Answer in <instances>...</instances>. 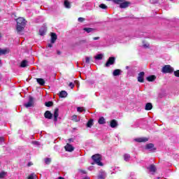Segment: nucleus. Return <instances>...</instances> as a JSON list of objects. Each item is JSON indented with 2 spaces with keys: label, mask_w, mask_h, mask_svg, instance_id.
Masks as SVG:
<instances>
[{
  "label": "nucleus",
  "mask_w": 179,
  "mask_h": 179,
  "mask_svg": "<svg viewBox=\"0 0 179 179\" xmlns=\"http://www.w3.org/2000/svg\"><path fill=\"white\" fill-rule=\"evenodd\" d=\"M26 24V20L23 17H18L17 19V30L18 33L22 31L23 29H24V25Z\"/></svg>",
  "instance_id": "1"
},
{
  "label": "nucleus",
  "mask_w": 179,
  "mask_h": 179,
  "mask_svg": "<svg viewBox=\"0 0 179 179\" xmlns=\"http://www.w3.org/2000/svg\"><path fill=\"white\" fill-rule=\"evenodd\" d=\"M173 72H174V69L170 65H166L162 69V73H173Z\"/></svg>",
  "instance_id": "2"
},
{
  "label": "nucleus",
  "mask_w": 179,
  "mask_h": 179,
  "mask_svg": "<svg viewBox=\"0 0 179 179\" xmlns=\"http://www.w3.org/2000/svg\"><path fill=\"white\" fill-rule=\"evenodd\" d=\"M92 160L98 165L103 166V163H101V156L99 154L92 156Z\"/></svg>",
  "instance_id": "3"
},
{
  "label": "nucleus",
  "mask_w": 179,
  "mask_h": 179,
  "mask_svg": "<svg viewBox=\"0 0 179 179\" xmlns=\"http://www.w3.org/2000/svg\"><path fill=\"white\" fill-rule=\"evenodd\" d=\"M114 64H115V57H110L106 62L105 66H106V68H108V66H110V65H114Z\"/></svg>",
  "instance_id": "4"
},
{
  "label": "nucleus",
  "mask_w": 179,
  "mask_h": 179,
  "mask_svg": "<svg viewBox=\"0 0 179 179\" xmlns=\"http://www.w3.org/2000/svg\"><path fill=\"white\" fill-rule=\"evenodd\" d=\"M34 104V98L33 96H29L28 103L24 104V106L27 108H29V107H33Z\"/></svg>",
  "instance_id": "5"
},
{
  "label": "nucleus",
  "mask_w": 179,
  "mask_h": 179,
  "mask_svg": "<svg viewBox=\"0 0 179 179\" xmlns=\"http://www.w3.org/2000/svg\"><path fill=\"white\" fill-rule=\"evenodd\" d=\"M58 115H59V109L58 108L55 109L54 112V121L57 122L58 121Z\"/></svg>",
  "instance_id": "6"
},
{
  "label": "nucleus",
  "mask_w": 179,
  "mask_h": 179,
  "mask_svg": "<svg viewBox=\"0 0 179 179\" xmlns=\"http://www.w3.org/2000/svg\"><path fill=\"white\" fill-rule=\"evenodd\" d=\"M145 148L148 149V150H150L151 152L156 150V148H155V145H153V143L147 144L145 145Z\"/></svg>",
  "instance_id": "7"
},
{
  "label": "nucleus",
  "mask_w": 179,
  "mask_h": 179,
  "mask_svg": "<svg viewBox=\"0 0 179 179\" xmlns=\"http://www.w3.org/2000/svg\"><path fill=\"white\" fill-rule=\"evenodd\" d=\"M64 149L66 150V152H73L75 148L73 146H72V145L67 143L64 147Z\"/></svg>",
  "instance_id": "8"
},
{
  "label": "nucleus",
  "mask_w": 179,
  "mask_h": 179,
  "mask_svg": "<svg viewBox=\"0 0 179 179\" xmlns=\"http://www.w3.org/2000/svg\"><path fill=\"white\" fill-rule=\"evenodd\" d=\"M119 3L120 4V7L123 8H128L129 6V5L131 4V3H129L128 1H124Z\"/></svg>",
  "instance_id": "9"
},
{
  "label": "nucleus",
  "mask_w": 179,
  "mask_h": 179,
  "mask_svg": "<svg viewBox=\"0 0 179 179\" xmlns=\"http://www.w3.org/2000/svg\"><path fill=\"white\" fill-rule=\"evenodd\" d=\"M143 76H145V72L142 71L138 74V81L140 82L141 83H143L144 79Z\"/></svg>",
  "instance_id": "10"
},
{
  "label": "nucleus",
  "mask_w": 179,
  "mask_h": 179,
  "mask_svg": "<svg viewBox=\"0 0 179 179\" xmlns=\"http://www.w3.org/2000/svg\"><path fill=\"white\" fill-rule=\"evenodd\" d=\"M134 141L136 142H139V143L148 142V141H149V138H148L146 137H141V138H136V139H134Z\"/></svg>",
  "instance_id": "11"
},
{
  "label": "nucleus",
  "mask_w": 179,
  "mask_h": 179,
  "mask_svg": "<svg viewBox=\"0 0 179 179\" xmlns=\"http://www.w3.org/2000/svg\"><path fill=\"white\" fill-rule=\"evenodd\" d=\"M107 177L106 172L104 171H101L98 176V179H105Z\"/></svg>",
  "instance_id": "12"
},
{
  "label": "nucleus",
  "mask_w": 179,
  "mask_h": 179,
  "mask_svg": "<svg viewBox=\"0 0 179 179\" xmlns=\"http://www.w3.org/2000/svg\"><path fill=\"white\" fill-rule=\"evenodd\" d=\"M44 117H45V118H47L48 120H51V118H52V113H51V112H50V110H47L44 113Z\"/></svg>",
  "instance_id": "13"
},
{
  "label": "nucleus",
  "mask_w": 179,
  "mask_h": 179,
  "mask_svg": "<svg viewBox=\"0 0 179 179\" xmlns=\"http://www.w3.org/2000/svg\"><path fill=\"white\" fill-rule=\"evenodd\" d=\"M57 34L51 33V43H52V44H54V43H55V41H57Z\"/></svg>",
  "instance_id": "14"
},
{
  "label": "nucleus",
  "mask_w": 179,
  "mask_h": 179,
  "mask_svg": "<svg viewBox=\"0 0 179 179\" xmlns=\"http://www.w3.org/2000/svg\"><path fill=\"white\" fill-rule=\"evenodd\" d=\"M27 66H29V62L27 60H23L20 64V67L26 68Z\"/></svg>",
  "instance_id": "15"
},
{
  "label": "nucleus",
  "mask_w": 179,
  "mask_h": 179,
  "mask_svg": "<svg viewBox=\"0 0 179 179\" xmlns=\"http://www.w3.org/2000/svg\"><path fill=\"white\" fill-rule=\"evenodd\" d=\"M36 81L41 86H44V85H45V81L43 78H36Z\"/></svg>",
  "instance_id": "16"
},
{
  "label": "nucleus",
  "mask_w": 179,
  "mask_h": 179,
  "mask_svg": "<svg viewBox=\"0 0 179 179\" xmlns=\"http://www.w3.org/2000/svg\"><path fill=\"white\" fill-rule=\"evenodd\" d=\"M64 5L67 9H71V2L68 0H64Z\"/></svg>",
  "instance_id": "17"
},
{
  "label": "nucleus",
  "mask_w": 179,
  "mask_h": 179,
  "mask_svg": "<svg viewBox=\"0 0 179 179\" xmlns=\"http://www.w3.org/2000/svg\"><path fill=\"white\" fill-rule=\"evenodd\" d=\"M47 31V27H43L39 30V34L41 36H44L45 34V32Z\"/></svg>",
  "instance_id": "18"
},
{
  "label": "nucleus",
  "mask_w": 179,
  "mask_h": 179,
  "mask_svg": "<svg viewBox=\"0 0 179 179\" xmlns=\"http://www.w3.org/2000/svg\"><path fill=\"white\" fill-rule=\"evenodd\" d=\"M152 108H153V106L152 105L151 103H146L145 110H152Z\"/></svg>",
  "instance_id": "19"
},
{
  "label": "nucleus",
  "mask_w": 179,
  "mask_h": 179,
  "mask_svg": "<svg viewBox=\"0 0 179 179\" xmlns=\"http://www.w3.org/2000/svg\"><path fill=\"white\" fill-rule=\"evenodd\" d=\"M151 173H156V166L152 164L148 168Z\"/></svg>",
  "instance_id": "20"
},
{
  "label": "nucleus",
  "mask_w": 179,
  "mask_h": 179,
  "mask_svg": "<svg viewBox=\"0 0 179 179\" xmlns=\"http://www.w3.org/2000/svg\"><path fill=\"white\" fill-rule=\"evenodd\" d=\"M117 125H118V124L117 123V120H113L112 121H110L111 128H115Z\"/></svg>",
  "instance_id": "21"
},
{
  "label": "nucleus",
  "mask_w": 179,
  "mask_h": 179,
  "mask_svg": "<svg viewBox=\"0 0 179 179\" xmlns=\"http://www.w3.org/2000/svg\"><path fill=\"white\" fill-rule=\"evenodd\" d=\"M146 79L148 82H153V80H156V76H150L147 77Z\"/></svg>",
  "instance_id": "22"
},
{
  "label": "nucleus",
  "mask_w": 179,
  "mask_h": 179,
  "mask_svg": "<svg viewBox=\"0 0 179 179\" xmlns=\"http://www.w3.org/2000/svg\"><path fill=\"white\" fill-rule=\"evenodd\" d=\"M9 50L8 49H1L0 48V55H5V54H8Z\"/></svg>",
  "instance_id": "23"
},
{
  "label": "nucleus",
  "mask_w": 179,
  "mask_h": 179,
  "mask_svg": "<svg viewBox=\"0 0 179 179\" xmlns=\"http://www.w3.org/2000/svg\"><path fill=\"white\" fill-rule=\"evenodd\" d=\"M68 96V93L66 91H62L59 94V97L65 98Z\"/></svg>",
  "instance_id": "24"
},
{
  "label": "nucleus",
  "mask_w": 179,
  "mask_h": 179,
  "mask_svg": "<svg viewBox=\"0 0 179 179\" xmlns=\"http://www.w3.org/2000/svg\"><path fill=\"white\" fill-rule=\"evenodd\" d=\"M120 73H121V70L120 69H115L114 71H113V76H118L120 75Z\"/></svg>",
  "instance_id": "25"
},
{
  "label": "nucleus",
  "mask_w": 179,
  "mask_h": 179,
  "mask_svg": "<svg viewBox=\"0 0 179 179\" xmlns=\"http://www.w3.org/2000/svg\"><path fill=\"white\" fill-rule=\"evenodd\" d=\"M129 159H131V155L129 154L124 155V159L125 160V162H129Z\"/></svg>",
  "instance_id": "26"
},
{
  "label": "nucleus",
  "mask_w": 179,
  "mask_h": 179,
  "mask_svg": "<svg viewBox=\"0 0 179 179\" xmlns=\"http://www.w3.org/2000/svg\"><path fill=\"white\" fill-rule=\"evenodd\" d=\"M87 127L88 128H92V127H93V119H91L88 121V122L87 123Z\"/></svg>",
  "instance_id": "27"
},
{
  "label": "nucleus",
  "mask_w": 179,
  "mask_h": 179,
  "mask_svg": "<svg viewBox=\"0 0 179 179\" xmlns=\"http://www.w3.org/2000/svg\"><path fill=\"white\" fill-rule=\"evenodd\" d=\"M98 122L100 124H106V120L104 119V117H101L99 118Z\"/></svg>",
  "instance_id": "28"
},
{
  "label": "nucleus",
  "mask_w": 179,
  "mask_h": 179,
  "mask_svg": "<svg viewBox=\"0 0 179 179\" xmlns=\"http://www.w3.org/2000/svg\"><path fill=\"white\" fill-rule=\"evenodd\" d=\"M94 29L93 28H84V31L87 33H92Z\"/></svg>",
  "instance_id": "29"
},
{
  "label": "nucleus",
  "mask_w": 179,
  "mask_h": 179,
  "mask_svg": "<svg viewBox=\"0 0 179 179\" xmlns=\"http://www.w3.org/2000/svg\"><path fill=\"white\" fill-rule=\"evenodd\" d=\"M53 104L54 103H52V101H48L45 103V106H46V107H51Z\"/></svg>",
  "instance_id": "30"
},
{
  "label": "nucleus",
  "mask_w": 179,
  "mask_h": 179,
  "mask_svg": "<svg viewBox=\"0 0 179 179\" xmlns=\"http://www.w3.org/2000/svg\"><path fill=\"white\" fill-rule=\"evenodd\" d=\"M6 177V172L2 171L0 173V178H5Z\"/></svg>",
  "instance_id": "31"
},
{
  "label": "nucleus",
  "mask_w": 179,
  "mask_h": 179,
  "mask_svg": "<svg viewBox=\"0 0 179 179\" xmlns=\"http://www.w3.org/2000/svg\"><path fill=\"white\" fill-rule=\"evenodd\" d=\"M37 178V176L34 173H31L28 179H36Z\"/></svg>",
  "instance_id": "32"
},
{
  "label": "nucleus",
  "mask_w": 179,
  "mask_h": 179,
  "mask_svg": "<svg viewBox=\"0 0 179 179\" xmlns=\"http://www.w3.org/2000/svg\"><path fill=\"white\" fill-rule=\"evenodd\" d=\"M95 59H103V55L99 54L94 57Z\"/></svg>",
  "instance_id": "33"
},
{
  "label": "nucleus",
  "mask_w": 179,
  "mask_h": 179,
  "mask_svg": "<svg viewBox=\"0 0 179 179\" xmlns=\"http://www.w3.org/2000/svg\"><path fill=\"white\" fill-rule=\"evenodd\" d=\"M45 164H50V163H51V158L45 159Z\"/></svg>",
  "instance_id": "34"
},
{
  "label": "nucleus",
  "mask_w": 179,
  "mask_h": 179,
  "mask_svg": "<svg viewBox=\"0 0 179 179\" xmlns=\"http://www.w3.org/2000/svg\"><path fill=\"white\" fill-rule=\"evenodd\" d=\"M108 1H113L115 3H121V2H124V0H108Z\"/></svg>",
  "instance_id": "35"
},
{
  "label": "nucleus",
  "mask_w": 179,
  "mask_h": 179,
  "mask_svg": "<svg viewBox=\"0 0 179 179\" xmlns=\"http://www.w3.org/2000/svg\"><path fill=\"white\" fill-rule=\"evenodd\" d=\"M173 74L175 76H176V78H179V70L174 71Z\"/></svg>",
  "instance_id": "36"
},
{
  "label": "nucleus",
  "mask_w": 179,
  "mask_h": 179,
  "mask_svg": "<svg viewBox=\"0 0 179 179\" xmlns=\"http://www.w3.org/2000/svg\"><path fill=\"white\" fill-rule=\"evenodd\" d=\"M77 111H78V113H83V111H85V109L83 108L78 107L77 108Z\"/></svg>",
  "instance_id": "37"
},
{
  "label": "nucleus",
  "mask_w": 179,
  "mask_h": 179,
  "mask_svg": "<svg viewBox=\"0 0 179 179\" xmlns=\"http://www.w3.org/2000/svg\"><path fill=\"white\" fill-rule=\"evenodd\" d=\"M99 8H101V9H107V6H106V4L102 3L99 6Z\"/></svg>",
  "instance_id": "38"
},
{
  "label": "nucleus",
  "mask_w": 179,
  "mask_h": 179,
  "mask_svg": "<svg viewBox=\"0 0 179 179\" xmlns=\"http://www.w3.org/2000/svg\"><path fill=\"white\" fill-rule=\"evenodd\" d=\"M85 62H86V64H89L90 62V57H85Z\"/></svg>",
  "instance_id": "39"
},
{
  "label": "nucleus",
  "mask_w": 179,
  "mask_h": 179,
  "mask_svg": "<svg viewBox=\"0 0 179 179\" xmlns=\"http://www.w3.org/2000/svg\"><path fill=\"white\" fill-rule=\"evenodd\" d=\"M77 118H78V116H77V115H73V116H72V120H73V121L78 122Z\"/></svg>",
  "instance_id": "40"
},
{
  "label": "nucleus",
  "mask_w": 179,
  "mask_h": 179,
  "mask_svg": "<svg viewBox=\"0 0 179 179\" xmlns=\"http://www.w3.org/2000/svg\"><path fill=\"white\" fill-rule=\"evenodd\" d=\"M78 22H85V18H83V17H79V18L78 19Z\"/></svg>",
  "instance_id": "41"
},
{
  "label": "nucleus",
  "mask_w": 179,
  "mask_h": 179,
  "mask_svg": "<svg viewBox=\"0 0 179 179\" xmlns=\"http://www.w3.org/2000/svg\"><path fill=\"white\" fill-rule=\"evenodd\" d=\"M69 86L71 87V89H73V87H75V85H73L72 83H70Z\"/></svg>",
  "instance_id": "42"
},
{
  "label": "nucleus",
  "mask_w": 179,
  "mask_h": 179,
  "mask_svg": "<svg viewBox=\"0 0 179 179\" xmlns=\"http://www.w3.org/2000/svg\"><path fill=\"white\" fill-rule=\"evenodd\" d=\"M143 47H144V48H149V44L148 43L143 44Z\"/></svg>",
  "instance_id": "43"
},
{
  "label": "nucleus",
  "mask_w": 179,
  "mask_h": 179,
  "mask_svg": "<svg viewBox=\"0 0 179 179\" xmlns=\"http://www.w3.org/2000/svg\"><path fill=\"white\" fill-rule=\"evenodd\" d=\"M93 40H100V37L99 36L94 37Z\"/></svg>",
  "instance_id": "44"
},
{
  "label": "nucleus",
  "mask_w": 179,
  "mask_h": 179,
  "mask_svg": "<svg viewBox=\"0 0 179 179\" xmlns=\"http://www.w3.org/2000/svg\"><path fill=\"white\" fill-rule=\"evenodd\" d=\"M3 142V138L0 137V143H2Z\"/></svg>",
  "instance_id": "45"
},
{
  "label": "nucleus",
  "mask_w": 179,
  "mask_h": 179,
  "mask_svg": "<svg viewBox=\"0 0 179 179\" xmlns=\"http://www.w3.org/2000/svg\"><path fill=\"white\" fill-rule=\"evenodd\" d=\"M32 143H34V145H38V142H37V141H34V142H32Z\"/></svg>",
  "instance_id": "46"
},
{
  "label": "nucleus",
  "mask_w": 179,
  "mask_h": 179,
  "mask_svg": "<svg viewBox=\"0 0 179 179\" xmlns=\"http://www.w3.org/2000/svg\"><path fill=\"white\" fill-rule=\"evenodd\" d=\"M48 47H49L50 48H51V47H52V45L51 43H49V44L48 45Z\"/></svg>",
  "instance_id": "47"
},
{
  "label": "nucleus",
  "mask_w": 179,
  "mask_h": 179,
  "mask_svg": "<svg viewBox=\"0 0 179 179\" xmlns=\"http://www.w3.org/2000/svg\"><path fill=\"white\" fill-rule=\"evenodd\" d=\"M57 55H61V52H60V51L57 50Z\"/></svg>",
  "instance_id": "48"
},
{
  "label": "nucleus",
  "mask_w": 179,
  "mask_h": 179,
  "mask_svg": "<svg viewBox=\"0 0 179 179\" xmlns=\"http://www.w3.org/2000/svg\"><path fill=\"white\" fill-rule=\"evenodd\" d=\"M59 179H64V178H62V177H59Z\"/></svg>",
  "instance_id": "49"
},
{
  "label": "nucleus",
  "mask_w": 179,
  "mask_h": 179,
  "mask_svg": "<svg viewBox=\"0 0 179 179\" xmlns=\"http://www.w3.org/2000/svg\"><path fill=\"white\" fill-rule=\"evenodd\" d=\"M2 79V77L0 76V80Z\"/></svg>",
  "instance_id": "50"
},
{
  "label": "nucleus",
  "mask_w": 179,
  "mask_h": 179,
  "mask_svg": "<svg viewBox=\"0 0 179 179\" xmlns=\"http://www.w3.org/2000/svg\"><path fill=\"white\" fill-rule=\"evenodd\" d=\"M83 173H84V174H85V173H86V172H85V171H83Z\"/></svg>",
  "instance_id": "51"
},
{
  "label": "nucleus",
  "mask_w": 179,
  "mask_h": 179,
  "mask_svg": "<svg viewBox=\"0 0 179 179\" xmlns=\"http://www.w3.org/2000/svg\"><path fill=\"white\" fill-rule=\"evenodd\" d=\"M69 141H72V138H70Z\"/></svg>",
  "instance_id": "52"
},
{
  "label": "nucleus",
  "mask_w": 179,
  "mask_h": 179,
  "mask_svg": "<svg viewBox=\"0 0 179 179\" xmlns=\"http://www.w3.org/2000/svg\"><path fill=\"white\" fill-rule=\"evenodd\" d=\"M1 59H0V64H1Z\"/></svg>",
  "instance_id": "53"
},
{
  "label": "nucleus",
  "mask_w": 179,
  "mask_h": 179,
  "mask_svg": "<svg viewBox=\"0 0 179 179\" xmlns=\"http://www.w3.org/2000/svg\"><path fill=\"white\" fill-rule=\"evenodd\" d=\"M126 68H127V69H128V66H127Z\"/></svg>",
  "instance_id": "54"
}]
</instances>
